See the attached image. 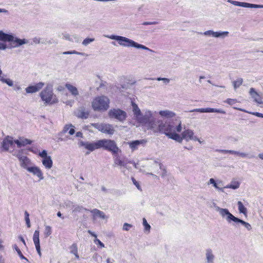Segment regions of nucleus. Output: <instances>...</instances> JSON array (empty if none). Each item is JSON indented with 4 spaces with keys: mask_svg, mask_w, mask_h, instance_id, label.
Masks as SVG:
<instances>
[{
    "mask_svg": "<svg viewBox=\"0 0 263 263\" xmlns=\"http://www.w3.org/2000/svg\"><path fill=\"white\" fill-rule=\"evenodd\" d=\"M80 146H84L85 148L90 152L95 149L103 148L104 150L111 152L112 154H117L120 151L116 142L112 140L103 139L93 142H85L81 141Z\"/></svg>",
    "mask_w": 263,
    "mask_h": 263,
    "instance_id": "obj_1",
    "label": "nucleus"
},
{
    "mask_svg": "<svg viewBox=\"0 0 263 263\" xmlns=\"http://www.w3.org/2000/svg\"><path fill=\"white\" fill-rule=\"evenodd\" d=\"M105 37L109 38L111 40H115L117 41H118V44L124 47H135L137 49H141L145 50H148L151 52H154L153 50L152 49L148 48L146 46L139 44L135 41L129 39L128 38H127L124 36H120V35H105Z\"/></svg>",
    "mask_w": 263,
    "mask_h": 263,
    "instance_id": "obj_2",
    "label": "nucleus"
},
{
    "mask_svg": "<svg viewBox=\"0 0 263 263\" xmlns=\"http://www.w3.org/2000/svg\"><path fill=\"white\" fill-rule=\"evenodd\" d=\"M151 130L154 133H160L164 134L167 136V134H170L171 132H175V126L174 125L164 123L162 121H158L155 123H151Z\"/></svg>",
    "mask_w": 263,
    "mask_h": 263,
    "instance_id": "obj_3",
    "label": "nucleus"
},
{
    "mask_svg": "<svg viewBox=\"0 0 263 263\" xmlns=\"http://www.w3.org/2000/svg\"><path fill=\"white\" fill-rule=\"evenodd\" d=\"M110 100L105 96L96 97L91 102L92 109L95 111H104L109 107Z\"/></svg>",
    "mask_w": 263,
    "mask_h": 263,
    "instance_id": "obj_4",
    "label": "nucleus"
},
{
    "mask_svg": "<svg viewBox=\"0 0 263 263\" xmlns=\"http://www.w3.org/2000/svg\"><path fill=\"white\" fill-rule=\"evenodd\" d=\"M0 41L11 42V46L13 48L17 47L28 43L27 40L25 39H21L15 37L12 34L6 33L2 30H0Z\"/></svg>",
    "mask_w": 263,
    "mask_h": 263,
    "instance_id": "obj_5",
    "label": "nucleus"
},
{
    "mask_svg": "<svg viewBox=\"0 0 263 263\" xmlns=\"http://www.w3.org/2000/svg\"><path fill=\"white\" fill-rule=\"evenodd\" d=\"M40 97L46 104L55 103L58 102L53 92L52 85L47 84L46 87L41 92Z\"/></svg>",
    "mask_w": 263,
    "mask_h": 263,
    "instance_id": "obj_6",
    "label": "nucleus"
},
{
    "mask_svg": "<svg viewBox=\"0 0 263 263\" xmlns=\"http://www.w3.org/2000/svg\"><path fill=\"white\" fill-rule=\"evenodd\" d=\"M108 117L112 119L123 123L126 119L127 113L119 108H112L110 109L108 113Z\"/></svg>",
    "mask_w": 263,
    "mask_h": 263,
    "instance_id": "obj_7",
    "label": "nucleus"
},
{
    "mask_svg": "<svg viewBox=\"0 0 263 263\" xmlns=\"http://www.w3.org/2000/svg\"><path fill=\"white\" fill-rule=\"evenodd\" d=\"M93 126L95 128L98 129L99 131L103 133L107 134L109 135H113L115 132L112 126L109 124L104 123H90V125H88L87 127Z\"/></svg>",
    "mask_w": 263,
    "mask_h": 263,
    "instance_id": "obj_8",
    "label": "nucleus"
},
{
    "mask_svg": "<svg viewBox=\"0 0 263 263\" xmlns=\"http://www.w3.org/2000/svg\"><path fill=\"white\" fill-rule=\"evenodd\" d=\"M139 123L143 124L147 126L149 129H151V123H155L156 121L152 118V113L150 110H146L144 115L140 116L137 120Z\"/></svg>",
    "mask_w": 263,
    "mask_h": 263,
    "instance_id": "obj_9",
    "label": "nucleus"
},
{
    "mask_svg": "<svg viewBox=\"0 0 263 263\" xmlns=\"http://www.w3.org/2000/svg\"><path fill=\"white\" fill-rule=\"evenodd\" d=\"M227 222L229 223H232V222H233L232 224L235 227H237L238 224L240 223L248 231H250L252 229V227L250 223L234 216L232 214Z\"/></svg>",
    "mask_w": 263,
    "mask_h": 263,
    "instance_id": "obj_10",
    "label": "nucleus"
},
{
    "mask_svg": "<svg viewBox=\"0 0 263 263\" xmlns=\"http://www.w3.org/2000/svg\"><path fill=\"white\" fill-rule=\"evenodd\" d=\"M228 3L232 4V5L236 6L242 7L245 8H262L263 5H257L254 4H250L246 2H240L238 1H235L233 0H228Z\"/></svg>",
    "mask_w": 263,
    "mask_h": 263,
    "instance_id": "obj_11",
    "label": "nucleus"
},
{
    "mask_svg": "<svg viewBox=\"0 0 263 263\" xmlns=\"http://www.w3.org/2000/svg\"><path fill=\"white\" fill-rule=\"evenodd\" d=\"M89 111L84 106L78 107L74 112V115L79 119H86L89 115Z\"/></svg>",
    "mask_w": 263,
    "mask_h": 263,
    "instance_id": "obj_12",
    "label": "nucleus"
},
{
    "mask_svg": "<svg viewBox=\"0 0 263 263\" xmlns=\"http://www.w3.org/2000/svg\"><path fill=\"white\" fill-rule=\"evenodd\" d=\"M213 206L215 208L216 211L218 212L221 216L225 218L227 221L229 220L232 214L227 209L221 208L218 206L215 202L213 203Z\"/></svg>",
    "mask_w": 263,
    "mask_h": 263,
    "instance_id": "obj_13",
    "label": "nucleus"
},
{
    "mask_svg": "<svg viewBox=\"0 0 263 263\" xmlns=\"http://www.w3.org/2000/svg\"><path fill=\"white\" fill-rule=\"evenodd\" d=\"M190 112H199L200 113L204 112H217L222 114H226V112L221 109H217L213 108H196L190 111Z\"/></svg>",
    "mask_w": 263,
    "mask_h": 263,
    "instance_id": "obj_14",
    "label": "nucleus"
},
{
    "mask_svg": "<svg viewBox=\"0 0 263 263\" xmlns=\"http://www.w3.org/2000/svg\"><path fill=\"white\" fill-rule=\"evenodd\" d=\"M249 93L253 99L254 101L258 104L260 107H263V101L261 98L254 88L250 89Z\"/></svg>",
    "mask_w": 263,
    "mask_h": 263,
    "instance_id": "obj_15",
    "label": "nucleus"
},
{
    "mask_svg": "<svg viewBox=\"0 0 263 263\" xmlns=\"http://www.w3.org/2000/svg\"><path fill=\"white\" fill-rule=\"evenodd\" d=\"M12 138L7 136L4 139L2 142V151L5 152L9 151L10 146H12L13 144L14 141L12 140Z\"/></svg>",
    "mask_w": 263,
    "mask_h": 263,
    "instance_id": "obj_16",
    "label": "nucleus"
},
{
    "mask_svg": "<svg viewBox=\"0 0 263 263\" xmlns=\"http://www.w3.org/2000/svg\"><path fill=\"white\" fill-rule=\"evenodd\" d=\"M44 86V83L39 82L34 85H30L26 88L25 90L28 93H32L36 92L41 89Z\"/></svg>",
    "mask_w": 263,
    "mask_h": 263,
    "instance_id": "obj_17",
    "label": "nucleus"
},
{
    "mask_svg": "<svg viewBox=\"0 0 263 263\" xmlns=\"http://www.w3.org/2000/svg\"><path fill=\"white\" fill-rule=\"evenodd\" d=\"M146 143L147 140L145 139L136 140L128 142V145L132 151H134L138 149L139 145H145Z\"/></svg>",
    "mask_w": 263,
    "mask_h": 263,
    "instance_id": "obj_18",
    "label": "nucleus"
},
{
    "mask_svg": "<svg viewBox=\"0 0 263 263\" xmlns=\"http://www.w3.org/2000/svg\"><path fill=\"white\" fill-rule=\"evenodd\" d=\"M205 256L206 263H214L215 256L211 249L208 248L205 250Z\"/></svg>",
    "mask_w": 263,
    "mask_h": 263,
    "instance_id": "obj_19",
    "label": "nucleus"
},
{
    "mask_svg": "<svg viewBox=\"0 0 263 263\" xmlns=\"http://www.w3.org/2000/svg\"><path fill=\"white\" fill-rule=\"evenodd\" d=\"M27 171L32 173L33 175L37 176L40 180H43L44 179L43 174L39 167L36 166L29 167L27 168Z\"/></svg>",
    "mask_w": 263,
    "mask_h": 263,
    "instance_id": "obj_20",
    "label": "nucleus"
},
{
    "mask_svg": "<svg viewBox=\"0 0 263 263\" xmlns=\"http://www.w3.org/2000/svg\"><path fill=\"white\" fill-rule=\"evenodd\" d=\"M14 142L17 145L18 147H21L22 146H25L27 144H31L32 141L27 138H20V140H14Z\"/></svg>",
    "mask_w": 263,
    "mask_h": 263,
    "instance_id": "obj_21",
    "label": "nucleus"
},
{
    "mask_svg": "<svg viewBox=\"0 0 263 263\" xmlns=\"http://www.w3.org/2000/svg\"><path fill=\"white\" fill-rule=\"evenodd\" d=\"M127 163L128 162L127 161L122 160L119 157H117L114 160L113 166L115 167L116 166H120L121 167H123L125 168L129 169L127 166Z\"/></svg>",
    "mask_w": 263,
    "mask_h": 263,
    "instance_id": "obj_22",
    "label": "nucleus"
},
{
    "mask_svg": "<svg viewBox=\"0 0 263 263\" xmlns=\"http://www.w3.org/2000/svg\"><path fill=\"white\" fill-rule=\"evenodd\" d=\"M167 137L171 139H173L176 142L181 143L183 141L182 136H180L178 134L176 133L175 132H171V133L168 135H167Z\"/></svg>",
    "mask_w": 263,
    "mask_h": 263,
    "instance_id": "obj_23",
    "label": "nucleus"
},
{
    "mask_svg": "<svg viewBox=\"0 0 263 263\" xmlns=\"http://www.w3.org/2000/svg\"><path fill=\"white\" fill-rule=\"evenodd\" d=\"M183 139H185L186 141L191 140V138L194 135L193 131L191 129H187L184 130L182 133Z\"/></svg>",
    "mask_w": 263,
    "mask_h": 263,
    "instance_id": "obj_24",
    "label": "nucleus"
},
{
    "mask_svg": "<svg viewBox=\"0 0 263 263\" xmlns=\"http://www.w3.org/2000/svg\"><path fill=\"white\" fill-rule=\"evenodd\" d=\"M132 106L133 107V111L135 118L138 120L141 115V111L138 106L137 104L134 102H132Z\"/></svg>",
    "mask_w": 263,
    "mask_h": 263,
    "instance_id": "obj_25",
    "label": "nucleus"
},
{
    "mask_svg": "<svg viewBox=\"0 0 263 263\" xmlns=\"http://www.w3.org/2000/svg\"><path fill=\"white\" fill-rule=\"evenodd\" d=\"M159 114L161 117L167 118H173L176 115L174 112L168 110H161L159 112Z\"/></svg>",
    "mask_w": 263,
    "mask_h": 263,
    "instance_id": "obj_26",
    "label": "nucleus"
},
{
    "mask_svg": "<svg viewBox=\"0 0 263 263\" xmlns=\"http://www.w3.org/2000/svg\"><path fill=\"white\" fill-rule=\"evenodd\" d=\"M65 87L73 96L76 97L79 95V91L76 87L73 86L70 84L66 83L65 84Z\"/></svg>",
    "mask_w": 263,
    "mask_h": 263,
    "instance_id": "obj_27",
    "label": "nucleus"
},
{
    "mask_svg": "<svg viewBox=\"0 0 263 263\" xmlns=\"http://www.w3.org/2000/svg\"><path fill=\"white\" fill-rule=\"evenodd\" d=\"M42 163L46 168L50 169L52 167L53 162L50 156L44 158L42 160Z\"/></svg>",
    "mask_w": 263,
    "mask_h": 263,
    "instance_id": "obj_28",
    "label": "nucleus"
},
{
    "mask_svg": "<svg viewBox=\"0 0 263 263\" xmlns=\"http://www.w3.org/2000/svg\"><path fill=\"white\" fill-rule=\"evenodd\" d=\"M58 41L57 40L53 38H42V44L43 45H54L58 44Z\"/></svg>",
    "mask_w": 263,
    "mask_h": 263,
    "instance_id": "obj_29",
    "label": "nucleus"
},
{
    "mask_svg": "<svg viewBox=\"0 0 263 263\" xmlns=\"http://www.w3.org/2000/svg\"><path fill=\"white\" fill-rule=\"evenodd\" d=\"M20 162L21 166L22 167H23L27 170V168L29 167H28V166L30 164V162L29 159L28 157H27L26 156L21 157Z\"/></svg>",
    "mask_w": 263,
    "mask_h": 263,
    "instance_id": "obj_30",
    "label": "nucleus"
},
{
    "mask_svg": "<svg viewBox=\"0 0 263 263\" xmlns=\"http://www.w3.org/2000/svg\"><path fill=\"white\" fill-rule=\"evenodd\" d=\"M222 183L221 181H219L218 183H217L215 180L213 178H211L209 180V184H211L213 185V186L216 188L217 190L223 192V188L221 186V185L219 186L218 185Z\"/></svg>",
    "mask_w": 263,
    "mask_h": 263,
    "instance_id": "obj_31",
    "label": "nucleus"
},
{
    "mask_svg": "<svg viewBox=\"0 0 263 263\" xmlns=\"http://www.w3.org/2000/svg\"><path fill=\"white\" fill-rule=\"evenodd\" d=\"M152 166L153 167H156L157 166H159V168L162 171V173L161 174V176L162 178H164L167 174V171L165 168H163V165L161 163H159L157 161H155L152 164Z\"/></svg>",
    "mask_w": 263,
    "mask_h": 263,
    "instance_id": "obj_32",
    "label": "nucleus"
},
{
    "mask_svg": "<svg viewBox=\"0 0 263 263\" xmlns=\"http://www.w3.org/2000/svg\"><path fill=\"white\" fill-rule=\"evenodd\" d=\"M237 205L239 212L240 213L243 214L245 216H247V209L246 207H245L242 202L240 201H238Z\"/></svg>",
    "mask_w": 263,
    "mask_h": 263,
    "instance_id": "obj_33",
    "label": "nucleus"
},
{
    "mask_svg": "<svg viewBox=\"0 0 263 263\" xmlns=\"http://www.w3.org/2000/svg\"><path fill=\"white\" fill-rule=\"evenodd\" d=\"M83 211H89V210H88L81 205H77L73 206V208H72V213H73L82 212Z\"/></svg>",
    "mask_w": 263,
    "mask_h": 263,
    "instance_id": "obj_34",
    "label": "nucleus"
},
{
    "mask_svg": "<svg viewBox=\"0 0 263 263\" xmlns=\"http://www.w3.org/2000/svg\"><path fill=\"white\" fill-rule=\"evenodd\" d=\"M91 213H93L95 215H97L100 217L102 219L106 218V216L104 212L101 211H100L97 209H93L91 211H90Z\"/></svg>",
    "mask_w": 263,
    "mask_h": 263,
    "instance_id": "obj_35",
    "label": "nucleus"
},
{
    "mask_svg": "<svg viewBox=\"0 0 263 263\" xmlns=\"http://www.w3.org/2000/svg\"><path fill=\"white\" fill-rule=\"evenodd\" d=\"M240 186V183L238 181H233L230 184H228L224 188L232 189L234 190L238 189Z\"/></svg>",
    "mask_w": 263,
    "mask_h": 263,
    "instance_id": "obj_36",
    "label": "nucleus"
},
{
    "mask_svg": "<svg viewBox=\"0 0 263 263\" xmlns=\"http://www.w3.org/2000/svg\"><path fill=\"white\" fill-rule=\"evenodd\" d=\"M40 232L39 230H35L33 236V241L34 245L40 244Z\"/></svg>",
    "mask_w": 263,
    "mask_h": 263,
    "instance_id": "obj_37",
    "label": "nucleus"
},
{
    "mask_svg": "<svg viewBox=\"0 0 263 263\" xmlns=\"http://www.w3.org/2000/svg\"><path fill=\"white\" fill-rule=\"evenodd\" d=\"M229 34L228 31H216L214 32L213 33V37H224L228 36Z\"/></svg>",
    "mask_w": 263,
    "mask_h": 263,
    "instance_id": "obj_38",
    "label": "nucleus"
},
{
    "mask_svg": "<svg viewBox=\"0 0 263 263\" xmlns=\"http://www.w3.org/2000/svg\"><path fill=\"white\" fill-rule=\"evenodd\" d=\"M13 248L17 252V254L21 259H25L28 261V259L23 255L21 250L18 248L16 245H14L13 246Z\"/></svg>",
    "mask_w": 263,
    "mask_h": 263,
    "instance_id": "obj_39",
    "label": "nucleus"
},
{
    "mask_svg": "<svg viewBox=\"0 0 263 263\" xmlns=\"http://www.w3.org/2000/svg\"><path fill=\"white\" fill-rule=\"evenodd\" d=\"M0 81L3 83L7 84L9 86H12L13 85V81L10 79H5L3 77H1Z\"/></svg>",
    "mask_w": 263,
    "mask_h": 263,
    "instance_id": "obj_40",
    "label": "nucleus"
},
{
    "mask_svg": "<svg viewBox=\"0 0 263 263\" xmlns=\"http://www.w3.org/2000/svg\"><path fill=\"white\" fill-rule=\"evenodd\" d=\"M243 79L242 78H238L236 81L233 82V86L235 89L238 88L242 83Z\"/></svg>",
    "mask_w": 263,
    "mask_h": 263,
    "instance_id": "obj_41",
    "label": "nucleus"
},
{
    "mask_svg": "<svg viewBox=\"0 0 263 263\" xmlns=\"http://www.w3.org/2000/svg\"><path fill=\"white\" fill-rule=\"evenodd\" d=\"M52 233V230L51 227L49 226H46L45 228V231L44 232V236L46 238L49 236Z\"/></svg>",
    "mask_w": 263,
    "mask_h": 263,
    "instance_id": "obj_42",
    "label": "nucleus"
},
{
    "mask_svg": "<svg viewBox=\"0 0 263 263\" xmlns=\"http://www.w3.org/2000/svg\"><path fill=\"white\" fill-rule=\"evenodd\" d=\"M63 54H78V55H81L82 56H84L85 55V53L84 52H80L78 51H77L76 50H72V51H65L63 52Z\"/></svg>",
    "mask_w": 263,
    "mask_h": 263,
    "instance_id": "obj_43",
    "label": "nucleus"
},
{
    "mask_svg": "<svg viewBox=\"0 0 263 263\" xmlns=\"http://www.w3.org/2000/svg\"><path fill=\"white\" fill-rule=\"evenodd\" d=\"M148 80H157V81H162L163 82V83H164L165 84H167L170 83V80L168 78H161V77H158L157 78V79H154V78H149L148 79Z\"/></svg>",
    "mask_w": 263,
    "mask_h": 263,
    "instance_id": "obj_44",
    "label": "nucleus"
},
{
    "mask_svg": "<svg viewBox=\"0 0 263 263\" xmlns=\"http://www.w3.org/2000/svg\"><path fill=\"white\" fill-rule=\"evenodd\" d=\"M25 221L27 224V226L28 228H30V219H29V214L27 211L25 212Z\"/></svg>",
    "mask_w": 263,
    "mask_h": 263,
    "instance_id": "obj_45",
    "label": "nucleus"
},
{
    "mask_svg": "<svg viewBox=\"0 0 263 263\" xmlns=\"http://www.w3.org/2000/svg\"><path fill=\"white\" fill-rule=\"evenodd\" d=\"M95 41L94 38H86L83 40L82 42V44L84 46H87L88 44L91 43V42H93Z\"/></svg>",
    "mask_w": 263,
    "mask_h": 263,
    "instance_id": "obj_46",
    "label": "nucleus"
},
{
    "mask_svg": "<svg viewBox=\"0 0 263 263\" xmlns=\"http://www.w3.org/2000/svg\"><path fill=\"white\" fill-rule=\"evenodd\" d=\"M70 252L71 253L73 254H77L78 252V249L77 245L75 243L72 244L70 247Z\"/></svg>",
    "mask_w": 263,
    "mask_h": 263,
    "instance_id": "obj_47",
    "label": "nucleus"
},
{
    "mask_svg": "<svg viewBox=\"0 0 263 263\" xmlns=\"http://www.w3.org/2000/svg\"><path fill=\"white\" fill-rule=\"evenodd\" d=\"M143 224L144 227V229L145 231H149L151 229V226L147 223L145 218H143Z\"/></svg>",
    "mask_w": 263,
    "mask_h": 263,
    "instance_id": "obj_48",
    "label": "nucleus"
},
{
    "mask_svg": "<svg viewBox=\"0 0 263 263\" xmlns=\"http://www.w3.org/2000/svg\"><path fill=\"white\" fill-rule=\"evenodd\" d=\"M224 102L230 105H232L237 103V100L234 99H227L226 101H224Z\"/></svg>",
    "mask_w": 263,
    "mask_h": 263,
    "instance_id": "obj_49",
    "label": "nucleus"
},
{
    "mask_svg": "<svg viewBox=\"0 0 263 263\" xmlns=\"http://www.w3.org/2000/svg\"><path fill=\"white\" fill-rule=\"evenodd\" d=\"M62 35L63 36L62 37L63 39H65L66 40L71 41V42L73 41L72 39L70 37V35L68 33H62Z\"/></svg>",
    "mask_w": 263,
    "mask_h": 263,
    "instance_id": "obj_50",
    "label": "nucleus"
},
{
    "mask_svg": "<svg viewBox=\"0 0 263 263\" xmlns=\"http://www.w3.org/2000/svg\"><path fill=\"white\" fill-rule=\"evenodd\" d=\"M42 38L39 37H34L32 39V41L33 43L35 44H42Z\"/></svg>",
    "mask_w": 263,
    "mask_h": 263,
    "instance_id": "obj_51",
    "label": "nucleus"
},
{
    "mask_svg": "<svg viewBox=\"0 0 263 263\" xmlns=\"http://www.w3.org/2000/svg\"><path fill=\"white\" fill-rule=\"evenodd\" d=\"M132 227L133 226L131 224L124 223L123 226V230L124 231H129V229Z\"/></svg>",
    "mask_w": 263,
    "mask_h": 263,
    "instance_id": "obj_52",
    "label": "nucleus"
},
{
    "mask_svg": "<svg viewBox=\"0 0 263 263\" xmlns=\"http://www.w3.org/2000/svg\"><path fill=\"white\" fill-rule=\"evenodd\" d=\"M39 156L43 159L44 158L48 157L49 156L47 155V152L46 150H43L42 152L39 153Z\"/></svg>",
    "mask_w": 263,
    "mask_h": 263,
    "instance_id": "obj_53",
    "label": "nucleus"
},
{
    "mask_svg": "<svg viewBox=\"0 0 263 263\" xmlns=\"http://www.w3.org/2000/svg\"><path fill=\"white\" fill-rule=\"evenodd\" d=\"M94 242L96 244V245H98L100 248H104V245L103 242H102L99 239H98V238H96L95 240H94Z\"/></svg>",
    "mask_w": 263,
    "mask_h": 263,
    "instance_id": "obj_54",
    "label": "nucleus"
},
{
    "mask_svg": "<svg viewBox=\"0 0 263 263\" xmlns=\"http://www.w3.org/2000/svg\"><path fill=\"white\" fill-rule=\"evenodd\" d=\"M216 152H218L219 153H224V154H232V150H227V149H216Z\"/></svg>",
    "mask_w": 263,
    "mask_h": 263,
    "instance_id": "obj_55",
    "label": "nucleus"
},
{
    "mask_svg": "<svg viewBox=\"0 0 263 263\" xmlns=\"http://www.w3.org/2000/svg\"><path fill=\"white\" fill-rule=\"evenodd\" d=\"M239 156L242 157V158H247V157H248L249 158H252L253 157V156H248V154H247V153H242V152H239Z\"/></svg>",
    "mask_w": 263,
    "mask_h": 263,
    "instance_id": "obj_56",
    "label": "nucleus"
},
{
    "mask_svg": "<svg viewBox=\"0 0 263 263\" xmlns=\"http://www.w3.org/2000/svg\"><path fill=\"white\" fill-rule=\"evenodd\" d=\"M181 130H182L181 122H180L179 124L176 127V128L175 127V132H176V131L178 133H180Z\"/></svg>",
    "mask_w": 263,
    "mask_h": 263,
    "instance_id": "obj_57",
    "label": "nucleus"
},
{
    "mask_svg": "<svg viewBox=\"0 0 263 263\" xmlns=\"http://www.w3.org/2000/svg\"><path fill=\"white\" fill-rule=\"evenodd\" d=\"M70 127H73V126H72V124H70V125L67 124V125H65V126L64 127V128L63 129L62 132L63 133H66V132H67V131L68 130V129H69V128Z\"/></svg>",
    "mask_w": 263,
    "mask_h": 263,
    "instance_id": "obj_58",
    "label": "nucleus"
},
{
    "mask_svg": "<svg viewBox=\"0 0 263 263\" xmlns=\"http://www.w3.org/2000/svg\"><path fill=\"white\" fill-rule=\"evenodd\" d=\"M158 23L157 22H144L142 23L143 25H156Z\"/></svg>",
    "mask_w": 263,
    "mask_h": 263,
    "instance_id": "obj_59",
    "label": "nucleus"
},
{
    "mask_svg": "<svg viewBox=\"0 0 263 263\" xmlns=\"http://www.w3.org/2000/svg\"><path fill=\"white\" fill-rule=\"evenodd\" d=\"M132 181L133 183L136 185L138 189H140V186L139 183L136 180V179L134 178H132Z\"/></svg>",
    "mask_w": 263,
    "mask_h": 263,
    "instance_id": "obj_60",
    "label": "nucleus"
},
{
    "mask_svg": "<svg viewBox=\"0 0 263 263\" xmlns=\"http://www.w3.org/2000/svg\"><path fill=\"white\" fill-rule=\"evenodd\" d=\"M35 248H36V251H37L38 254L40 256H41L42 253L41 252L40 244L36 245H35Z\"/></svg>",
    "mask_w": 263,
    "mask_h": 263,
    "instance_id": "obj_61",
    "label": "nucleus"
},
{
    "mask_svg": "<svg viewBox=\"0 0 263 263\" xmlns=\"http://www.w3.org/2000/svg\"><path fill=\"white\" fill-rule=\"evenodd\" d=\"M250 113L254 116H256V117L263 118V114H261V113H260L258 112H250Z\"/></svg>",
    "mask_w": 263,
    "mask_h": 263,
    "instance_id": "obj_62",
    "label": "nucleus"
},
{
    "mask_svg": "<svg viewBox=\"0 0 263 263\" xmlns=\"http://www.w3.org/2000/svg\"><path fill=\"white\" fill-rule=\"evenodd\" d=\"M213 33H214V31L208 30V31H205L203 33V34L204 35H212V36H213Z\"/></svg>",
    "mask_w": 263,
    "mask_h": 263,
    "instance_id": "obj_63",
    "label": "nucleus"
},
{
    "mask_svg": "<svg viewBox=\"0 0 263 263\" xmlns=\"http://www.w3.org/2000/svg\"><path fill=\"white\" fill-rule=\"evenodd\" d=\"M7 47L6 44L0 43V50H5Z\"/></svg>",
    "mask_w": 263,
    "mask_h": 263,
    "instance_id": "obj_64",
    "label": "nucleus"
}]
</instances>
